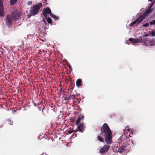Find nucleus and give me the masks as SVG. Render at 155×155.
<instances>
[{
    "mask_svg": "<svg viewBox=\"0 0 155 155\" xmlns=\"http://www.w3.org/2000/svg\"><path fill=\"white\" fill-rule=\"evenodd\" d=\"M101 132L105 137L106 143L108 144L112 143V132L107 124L104 123L103 125Z\"/></svg>",
    "mask_w": 155,
    "mask_h": 155,
    "instance_id": "obj_1",
    "label": "nucleus"
},
{
    "mask_svg": "<svg viewBox=\"0 0 155 155\" xmlns=\"http://www.w3.org/2000/svg\"><path fill=\"white\" fill-rule=\"evenodd\" d=\"M119 146L118 145L117 149V152L120 153H126L128 151L129 148V145L131 144L130 142H127L124 141L122 138L118 139Z\"/></svg>",
    "mask_w": 155,
    "mask_h": 155,
    "instance_id": "obj_2",
    "label": "nucleus"
},
{
    "mask_svg": "<svg viewBox=\"0 0 155 155\" xmlns=\"http://www.w3.org/2000/svg\"><path fill=\"white\" fill-rule=\"evenodd\" d=\"M133 130L130 129L127 127H126L124 129V132L123 134L120 138H122L124 141H126L127 142L128 141L131 143L132 145H133V143L132 140H130L128 139V136L131 134H133Z\"/></svg>",
    "mask_w": 155,
    "mask_h": 155,
    "instance_id": "obj_3",
    "label": "nucleus"
},
{
    "mask_svg": "<svg viewBox=\"0 0 155 155\" xmlns=\"http://www.w3.org/2000/svg\"><path fill=\"white\" fill-rule=\"evenodd\" d=\"M41 6V3H39L31 8L29 12V16H31L36 15L39 12Z\"/></svg>",
    "mask_w": 155,
    "mask_h": 155,
    "instance_id": "obj_4",
    "label": "nucleus"
},
{
    "mask_svg": "<svg viewBox=\"0 0 155 155\" xmlns=\"http://www.w3.org/2000/svg\"><path fill=\"white\" fill-rule=\"evenodd\" d=\"M143 41L144 44L147 46L154 45H155V38L149 40L147 38L143 39Z\"/></svg>",
    "mask_w": 155,
    "mask_h": 155,
    "instance_id": "obj_5",
    "label": "nucleus"
},
{
    "mask_svg": "<svg viewBox=\"0 0 155 155\" xmlns=\"http://www.w3.org/2000/svg\"><path fill=\"white\" fill-rule=\"evenodd\" d=\"M110 146L108 145H104L99 150V153L101 155H103L107 152Z\"/></svg>",
    "mask_w": 155,
    "mask_h": 155,
    "instance_id": "obj_6",
    "label": "nucleus"
},
{
    "mask_svg": "<svg viewBox=\"0 0 155 155\" xmlns=\"http://www.w3.org/2000/svg\"><path fill=\"white\" fill-rule=\"evenodd\" d=\"M144 18V16L143 15L140 16L139 17L137 18L136 20L134 21L132 23H130L129 26H133L134 25H137L140 22H141L143 21V19Z\"/></svg>",
    "mask_w": 155,
    "mask_h": 155,
    "instance_id": "obj_7",
    "label": "nucleus"
},
{
    "mask_svg": "<svg viewBox=\"0 0 155 155\" xmlns=\"http://www.w3.org/2000/svg\"><path fill=\"white\" fill-rule=\"evenodd\" d=\"M42 12L44 16L47 18L48 14H49L50 15V14H51V11L49 8L47 7L43 9Z\"/></svg>",
    "mask_w": 155,
    "mask_h": 155,
    "instance_id": "obj_8",
    "label": "nucleus"
},
{
    "mask_svg": "<svg viewBox=\"0 0 155 155\" xmlns=\"http://www.w3.org/2000/svg\"><path fill=\"white\" fill-rule=\"evenodd\" d=\"M129 41L133 43H140L142 41V38L141 37L136 39L130 38L129 39Z\"/></svg>",
    "mask_w": 155,
    "mask_h": 155,
    "instance_id": "obj_9",
    "label": "nucleus"
},
{
    "mask_svg": "<svg viewBox=\"0 0 155 155\" xmlns=\"http://www.w3.org/2000/svg\"><path fill=\"white\" fill-rule=\"evenodd\" d=\"M20 15H21L19 13L15 12L13 13L12 18L13 20H14L15 21L19 19Z\"/></svg>",
    "mask_w": 155,
    "mask_h": 155,
    "instance_id": "obj_10",
    "label": "nucleus"
},
{
    "mask_svg": "<svg viewBox=\"0 0 155 155\" xmlns=\"http://www.w3.org/2000/svg\"><path fill=\"white\" fill-rule=\"evenodd\" d=\"M12 18L9 15H8L6 19V24L8 26L12 25Z\"/></svg>",
    "mask_w": 155,
    "mask_h": 155,
    "instance_id": "obj_11",
    "label": "nucleus"
},
{
    "mask_svg": "<svg viewBox=\"0 0 155 155\" xmlns=\"http://www.w3.org/2000/svg\"><path fill=\"white\" fill-rule=\"evenodd\" d=\"M4 15V8L2 0H0V16L3 17Z\"/></svg>",
    "mask_w": 155,
    "mask_h": 155,
    "instance_id": "obj_12",
    "label": "nucleus"
},
{
    "mask_svg": "<svg viewBox=\"0 0 155 155\" xmlns=\"http://www.w3.org/2000/svg\"><path fill=\"white\" fill-rule=\"evenodd\" d=\"M84 128V124L83 123H81L79 124L77 127V129L81 133L83 132Z\"/></svg>",
    "mask_w": 155,
    "mask_h": 155,
    "instance_id": "obj_13",
    "label": "nucleus"
},
{
    "mask_svg": "<svg viewBox=\"0 0 155 155\" xmlns=\"http://www.w3.org/2000/svg\"><path fill=\"white\" fill-rule=\"evenodd\" d=\"M153 2L152 3V4L150 6V7L148 8V9H147V10L145 12V14H148L150 12H151L152 11V9L151 8V7L152 6V5L153 4Z\"/></svg>",
    "mask_w": 155,
    "mask_h": 155,
    "instance_id": "obj_14",
    "label": "nucleus"
},
{
    "mask_svg": "<svg viewBox=\"0 0 155 155\" xmlns=\"http://www.w3.org/2000/svg\"><path fill=\"white\" fill-rule=\"evenodd\" d=\"M82 82V80L81 79H78L76 81V85L77 86L79 87L81 85V83Z\"/></svg>",
    "mask_w": 155,
    "mask_h": 155,
    "instance_id": "obj_15",
    "label": "nucleus"
},
{
    "mask_svg": "<svg viewBox=\"0 0 155 155\" xmlns=\"http://www.w3.org/2000/svg\"><path fill=\"white\" fill-rule=\"evenodd\" d=\"M84 117V116L83 115L81 116V117H79L77 119L76 122V124H77L79 123L81 120V119H83Z\"/></svg>",
    "mask_w": 155,
    "mask_h": 155,
    "instance_id": "obj_16",
    "label": "nucleus"
},
{
    "mask_svg": "<svg viewBox=\"0 0 155 155\" xmlns=\"http://www.w3.org/2000/svg\"><path fill=\"white\" fill-rule=\"evenodd\" d=\"M50 16L52 17L55 20H58L59 19V17L58 16H56L52 14H50Z\"/></svg>",
    "mask_w": 155,
    "mask_h": 155,
    "instance_id": "obj_17",
    "label": "nucleus"
},
{
    "mask_svg": "<svg viewBox=\"0 0 155 155\" xmlns=\"http://www.w3.org/2000/svg\"><path fill=\"white\" fill-rule=\"evenodd\" d=\"M97 139L101 142H103L104 141L103 138L101 137L100 135L97 137Z\"/></svg>",
    "mask_w": 155,
    "mask_h": 155,
    "instance_id": "obj_18",
    "label": "nucleus"
},
{
    "mask_svg": "<svg viewBox=\"0 0 155 155\" xmlns=\"http://www.w3.org/2000/svg\"><path fill=\"white\" fill-rule=\"evenodd\" d=\"M149 35H151V36H155V31H151L149 32Z\"/></svg>",
    "mask_w": 155,
    "mask_h": 155,
    "instance_id": "obj_19",
    "label": "nucleus"
},
{
    "mask_svg": "<svg viewBox=\"0 0 155 155\" xmlns=\"http://www.w3.org/2000/svg\"><path fill=\"white\" fill-rule=\"evenodd\" d=\"M17 0H10V3L12 5H13L15 4L17 2Z\"/></svg>",
    "mask_w": 155,
    "mask_h": 155,
    "instance_id": "obj_20",
    "label": "nucleus"
},
{
    "mask_svg": "<svg viewBox=\"0 0 155 155\" xmlns=\"http://www.w3.org/2000/svg\"><path fill=\"white\" fill-rule=\"evenodd\" d=\"M47 22L49 23H51L52 22L51 19L49 18L48 17L47 18Z\"/></svg>",
    "mask_w": 155,
    "mask_h": 155,
    "instance_id": "obj_21",
    "label": "nucleus"
},
{
    "mask_svg": "<svg viewBox=\"0 0 155 155\" xmlns=\"http://www.w3.org/2000/svg\"><path fill=\"white\" fill-rule=\"evenodd\" d=\"M150 24L151 25H155V20H153L152 21L150 22Z\"/></svg>",
    "mask_w": 155,
    "mask_h": 155,
    "instance_id": "obj_22",
    "label": "nucleus"
},
{
    "mask_svg": "<svg viewBox=\"0 0 155 155\" xmlns=\"http://www.w3.org/2000/svg\"><path fill=\"white\" fill-rule=\"evenodd\" d=\"M149 24L148 23H145L143 25V27H147L149 26Z\"/></svg>",
    "mask_w": 155,
    "mask_h": 155,
    "instance_id": "obj_23",
    "label": "nucleus"
},
{
    "mask_svg": "<svg viewBox=\"0 0 155 155\" xmlns=\"http://www.w3.org/2000/svg\"><path fill=\"white\" fill-rule=\"evenodd\" d=\"M32 1H29L27 3V4L28 5H31L32 4Z\"/></svg>",
    "mask_w": 155,
    "mask_h": 155,
    "instance_id": "obj_24",
    "label": "nucleus"
},
{
    "mask_svg": "<svg viewBox=\"0 0 155 155\" xmlns=\"http://www.w3.org/2000/svg\"><path fill=\"white\" fill-rule=\"evenodd\" d=\"M149 35H149V33L148 34H147L143 36V37H147V36H148Z\"/></svg>",
    "mask_w": 155,
    "mask_h": 155,
    "instance_id": "obj_25",
    "label": "nucleus"
},
{
    "mask_svg": "<svg viewBox=\"0 0 155 155\" xmlns=\"http://www.w3.org/2000/svg\"><path fill=\"white\" fill-rule=\"evenodd\" d=\"M40 155H48L46 154L45 153L43 152Z\"/></svg>",
    "mask_w": 155,
    "mask_h": 155,
    "instance_id": "obj_26",
    "label": "nucleus"
},
{
    "mask_svg": "<svg viewBox=\"0 0 155 155\" xmlns=\"http://www.w3.org/2000/svg\"><path fill=\"white\" fill-rule=\"evenodd\" d=\"M68 67L70 69H71V67L70 65H69Z\"/></svg>",
    "mask_w": 155,
    "mask_h": 155,
    "instance_id": "obj_27",
    "label": "nucleus"
},
{
    "mask_svg": "<svg viewBox=\"0 0 155 155\" xmlns=\"http://www.w3.org/2000/svg\"><path fill=\"white\" fill-rule=\"evenodd\" d=\"M72 132L71 131H69V134H71V133H72Z\"/></svg>",
    "mask_w": 155,
    "mask_h": 155,
    "instance_id": "obj_28",
    "label": "nucleus"
},
{
    "mask_svg": "<svg viewBox=\"0 0 155 155\" xmlns=\"http://www.w3.org/2000/svg\"><path fill=\"white\" fill-rule=\"evenodd\" d=\"M149 1L151 2L153 0H149ZM155 1V0H154V2Z\"/></svg>",
    "mask_w": 155,
    "mask_h": 155,
    "instance_id": "obj_29",
    "label": "nucleus"
},
{
    "mask_svg": "<svg viewBox=\"0 0 155 155\" xmlns=\"http://www.w3.org/2000/svg\"><path fill=\"white\" fill-rule=\"evenodd\" d=\"M43 21H44L45 23V24L46 22H45V21L44 20H43Z\"/></svg>",
    "mask_w": 155,
    "mask_h": 155,
    "instance_id": "obj_30",
    "label": "nucleus"
},
{
    "mask_svg": "<svg viewBox=\"0 0 155 155\" xmlns=\"http://www.w3.org/2000/svg\"><path fill=\"white\" fill-rule=\"evenodd\" d=\"M127 43V44L129 45V43Z\"/></svg>",
    "mask_w": 155,
    "mask_h": 155,
    "instance_id": "obj_31",
    "label": "nucleus"
},
{
    "mask_svg": "<svg viewBox=\"0 0 155 155\" xmlns=\"http://www.w3.org/2000/svg\"><path fill=\"white\" fill-rule=\"evenodd\" d=\"M73 96L74 97L75 96L74 95H73Z\"/></svg>",
    "mask_w": 155,
    "mask_h": 155,
    "instance_id": "obj_32",
    "label": "nucleus"
}]
</instances>
